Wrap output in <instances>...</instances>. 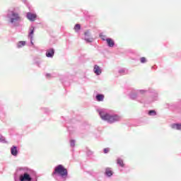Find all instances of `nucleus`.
I'll return each mask as SVG.
<instances>
[{"mask_svg":"<svg viewBox=\"0 0 181 181\" xmlns=\"http://www.w3.org/2000/svg\"><path fill=\"white\" fill-rule=\"evenodd\" d=\"M6 18L8 23L11 25V26H19V23L22 22V16L18 12L15 11V10H9L6 14Z\"/></svg>","mask_w":181,"mask_h":181,"instance_id":"nucleus-1","label":"nucleus"},{"mask_svg":"<svg viewBox=\"0 0 181 181\" xmlns=\"http://www.w3.org/2000/svg\"><path fill=\"white\" fill-rule=\"evenodd\" d=\"M99 115L103 121H107L109 124H114V122H118L121 121V116L117 115H110L107 112L105 109H101L98 110Z\"/></svg>","mask_w":181,"mask_h":181,"instance_id":"nucleus-2","label":"nucleus"},{"mask_svg":"<svg viewBox=\"0 0 181 181\" xmlns=\"http://www.w3.org/2000/svg\"><path fill=\"white\" fill-rule=\"evenodd\" d=\"M33 173V170L26 167L18 169L17 173H19L20 175L18 181H37V180H32V177L30 176V175H32Z\"/></svg>","mask_w":181,"mask_h":181,"instance_id":"nucleus-3","label":"nucleus"},{"mask_svg":"<svg viewBox=\"0 0 181 181\" xmlns=\"http://www.w3.org/2000/svg\"><path fill=\"white\" fill-rule=\"evenodd\" d=\"M69 173L67 172V169H66L64 166H63V165H58L54 168L52 176H59L60 177L66 180V177H67Z\"/></svg>","mask_w":181,"mask_h":181,"instance_id":"nucleus-4","label":"nucleus"},{"mask_svg":"<svg viewBox=\"0 0 181 181\" xmlns=\"http://www.w3.org/2000/svg\"><path fill=\"white\" fill-rule=\"evenodd\" d=\"M145 93L144 90H133L129 95V97L132 100H135L136 97H138L139 94H144Z\"/></svg>","mask_w":181,"mask_h":181,"instance_id":"nucleus-5","label":"nucleus"},{"mask_svg":"<svg viewBox=\"0 0 181 181\" xmlns=\"http://www.w3.org/2000/svg\"><path fill=\"white\" fill-rule=\"evenodd\" d=\"M85 37L84 40H86V43H91L94 40V38H93V36H91V33L90 31H86L84 33Z\"/></svg>","mask_w":181,"mask_h":181,"instance_id":"nucleus-6","label":"nucleus"},{"mask_svg":"<svg viewBox=\"0 0 181 181\" xmlns=\"http://www.w3.org/2000/svg\"><path fill=\"white\" fill-rule=\"evenodd\" d=\"M93 73L95 74V76H100L101 73H103V69H101L100 66L95 64L93 66Z\"/></svg>","mask_w":181,"mask_h":181,"instance_id":"nucleus-7","label":"nucleus"},{"mask_svg":"<svg viewBox=\"0 0 181 181\" xmlns=\"http://www.w3.org/2000/svg\"><path fill=\"white\" fill-rule=\"evenodd\" d=\"M37 16H36L35 13H32L30 12L27 13L26 18L28 19V21H30L31 22H35L36 21V18Z\"/></svg>","mask_w":181,"mask_h":181,"instance_id":"nucleus-8","label":"nucleus"},{"mask_svg":"<svg viewBox=\"0 0 181 181\" xmlns=\"http://www.w3.org/2000/svg\"><path fill=\"white\" fill-rule=\"evenodd\" d=\"M11 153L13 156H18V147L16 146H13L11 148Z\"/></svg>","mask_w":181,"mask_h":181,"instance_id":"nucleus-9","label":"nucleus"},{"mask_svg":"<svg viewBox=\"0 0 181 181\" xmlns=\"http://www.w3.org/2000/svg\"><path fill=\"white\" fill-rule=\"evenodd\" d=\"M106 42L109 47H114V46L115 45V42L112 38H106Z\"/></svg>","mask_w":181,"mask_h":181,"instance_id":"nucleus-10","label":"nucleus"},{"mask_svg":"<svg viewBox=\"0 0 181 181\" xmlns=\"http://www.w3.org/2000/svg\"><path fill=\"white\" fill-rule=\"evenodd\" d=\"M46 56L47 57H50V58L53 57V56H54V49H53V48H51L47 50Z\"/></svg>","mask_w":181,"mask_h":181,"instance_id":"nucleus-11","label":"nucleus"},{"mask_svg":"<svg viewBox=\"0 0 181 181\" xmlns=\"http://www.w3.org/2000/svg\"><path fill=\"white\" fill-rule=\"evenodd\" d=\"M170 127L173 129H177V131H181V124H172Z\"/></svg>","mask_w":181,"mask_h":181,"instance_id":"nucleus-12","label":"nucleus"},{"mask_svg":"<svg viewBox=\"0 0 181 181\" xmlns=\"http://www.w3.org/2000/svg\"><path fill=\"white\" fill-rule=\"evenodd\" d=\"M118 73L120 76H124V74H128V69L122 68L118 71Z\"/></svg>","mask_w":181,"mask_h":181,"instance_id":"nucleus-13","label":"nucleus"},{"mask_svg":"<svg viewBox=\"0 0 181 181\" xmlns=\"http://www.w3.org/2000/svg\"><path fill=\"white\" fill-rule=\"evenodd\" d=\"M35 33V27L31 26L30 28V32L28 33V37L29 38H33V34Z\"/></svg>","mask_w":181,"mask_h":181,"instance_id":"nucleus-14","label":"nucleus"},{"mask_svg":"<svg viewBox=\"0 0 181 181\" xmlns=\"http://www.w3.org/2000/svg\"><path fill=\"white\" fill-rule=\"evenodd\" d=\"M95 98H96L97 101H99V102L104 101V95L98 94V95H96Z\"/></svg>","mask_w":181,"mask_h":181,"instance_id":"nucleus-15","label":"nucleus"},{"mask_svg":"<svg viewBox=\"0 0 181 181\" xmlns=\"http://www.w3.org/2000/svg\"><path fill=\"white\" fill-rule=\"evenodd\" d=\"M105 175L108 177H111V175H112V170H111V168H106Z\"/></svg>","mask_w":181,"mask_h":181,"instance_id":"nucleus-16","label":"nucleus"},{"mask_svg":"<svg viewBox=\"0 0 181 181\" xmlns=\"http://www.w3.org/2000/svg\"><path fill=\"white\" fill-rule=\"evenodd\" d=\"M25 45H26V42H25V41H20L17 44V47H18V49H21V47H23V46H25Z\"/></svg>","mask_w":181,"mask_h":181,"instance_id":"nucleus-17","label":"nucleus"},{"mask_svg":"<svg viewBox=\"0 0 181 181\" xmlns=\"http://www.w3.org/2000/svg\"><path fill=\"white\" fill-rule=\"evenodd\" d=\"M117 165H119L121 168H124V160L121 158L117 159Z\"/></svg>","mask_w":181,"mask_h":181,"instance_id":"nucleus-18","label":"nucleus"},{"mask_svg":"<svg viewBox=\"0 0 181 181\" xmlns=\"http://www.w3.org/2000/svg\"><path fill=\"white\" fill-rule=\"evenodd\" d=\"M148 115H151V117H155V115H156V112L155 110H150L148 112Z\"/></svg>","mask_w":181,"mask_h":181,"instance_id":"nucleus-19","label":"nucleus"},{"mask_svg":"<svg viewBox=\"0 0 181 181\" xmlns=\"http://www.w3.org/2000/svg\"><path fill=\"white\" fill-rule=\"evenodd\" d=\"M80 29H81V26L80 25V24H76L74 26V30H76V32H78V30H80Z\"/></svg>","mask_w":181,"mask_h":181,"instance_id":"nucleus-20","label":"nucleus"},{"mask_svg":"<svg viewBox=\"0 0 181 181\" xmlns=\"http://www.w3.org/2000/svg\"><path fill=\"white\" fill-rule=\"evenodd\" d=\"M0 142H2L3 144H6V140H5V138L2 135H0Z\"/></svg>","mask_w":181,"mask_h":181,"instance_id":"nucleus-21","label":"nucleus"},{"mask_svg":"<svg viewBox=\"0 0 181 181\" xmlns=\"http://www.w3.org/2000/svg\"><path fill=\"white\" fill-rule=\"evenodd\" d=\"M75 145H76V141L75 140H71L70 141V146L71 148H74Z\"/></svg>","mask_w":181,"mask_h":181,"instance_id":"nucleus-22","label":"nucleus"},{"mask_svg":"<svg viewBox=\"0 0 181 181\" xmlns=\"http://www.w3.org/2000/svg\"><path fill=\"white\" fill-rule=\"evenodd\" d=\"M140 62H141V63H146V58H145V57H141V58L140 59Z\"/></svg>","mask_w":181,"mask_h":181,"instance_id":"nucleus-23","label":"nucleus"},{"mask_svg":"<svg viewBox=\"0 0 181 181\" xmlns=\"http://www.w3.org/2000/svg\"><path fill=\"white\" fill-rule=\"evenodd\" d=\"M103 152L104 153H108L110 152V148H104Z\"/></svg>","mask_w":181,"mask_h":181,"instance_id":"nucleus-24","label":"nucleus"},{"mask_svg":"<svg viewBox=\"0 0 181 181\" xmlns=\"http://www.w3.org/2000/svg\"><path fill=\"white\" fill-rule=\"evenodd\" d=\"M101 39L102 40L107 41V37H105V35H101Z\"/></svg>","mask_w":181,"mask_h":181,"instance_id":"nucleus-25","label":"nucleus"},{"mask_svg":"<svg viewBox=\"0 0 181 181\" xmlns=\"http://www.w3.org/2000/svg\"><path fill=\"white\" fill-rule=\"evenodd\" d=\"M30 43L33 46V38H30Z\"/></svg>","mask_w":181,"mask_h":181,"instance_id":"nucleus-26","label":"nucleus"},{"mask_svg":"<svg viewBox=\"0 0 181 181\" xmlns=\"http://www.w3.org/2000/svg\"><path fill=\"white\" fill-rule=\"evenodd\" d=\"M50 76H51L50 74H46V77H47V78H49V77H50Z\"/></svg>","mask_w":181,"mask_h":181,"instance_id":"nucleus-27","label":"nucleus"},{"mask_svg":"<svg viewBox=\"0 0 181 181\" xmlns=\"http://www.w3.org/2000/svg\"><path fill=\"white\" fill-rule=\"evenodd\" d=\"M24 2H25V0H24Z\"/></svg>","mask_w":181,"mask_h":181,"instance_id":"nucleus-28","label":"nucleus"}]
</instances>
